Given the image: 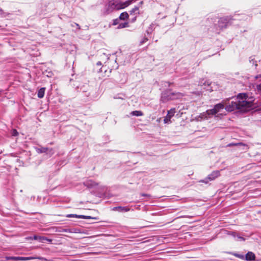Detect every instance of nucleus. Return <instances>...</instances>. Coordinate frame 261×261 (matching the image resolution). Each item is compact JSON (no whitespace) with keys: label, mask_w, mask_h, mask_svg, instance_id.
Masks as SVG:
<instances>
[{"label":"nucleus","mask_w":261,"mask_h":261,"mask_svg":"<svg viewBox=\"0 0 261 261\" xmlns=\"http://www.w3.org/2000/svg\"><path fill=\"white\" fill-rule=\"evenodd\" d=\"M199 118H200L201 119H207L210 118L208 115L207 114V112H203L202 113H200Z\"/></svg>","instance_id":"a211bd4d"},{"label":"nucleus","mask_w":261,"mask_h":261,"mask_svg":"<svg viewBox=\"0 0 261 261\" xmlns=\"http://www.w3.org/2000/svg\"><path fill=\"white\" fill-rule=\"evenodd\" d=\"M256 89L258 91H261V83L256 85Z\"/></svg>","instance_id":"2f4dec72"},{"label":"nucleus","mask_w":261,"mask_h":261,"mask_svg":"<svg viewBox=\"0 0 261 261\" xmlns=\"http://www.w3.org/2000/svg\"><path fill=\"white\" fill-rule=\"evenodd\" d=\"M138 11H139V7L137 6H135L133 9H132L129 11V13H130V15H132L135 13H138Z\"/></svg>","instance_id":"4be33fe9"},{"label":"nucleus","mask_w":261,"mask_h":261,"mask_svg":"<svg viewBox=\"0 0 261 261\" xmlns=\"http://www.w3.org/2000/svg\"><path fill=\"white\" fill-rule=\"evenodd\" d=\"M20 256H13L12 260L17 261L20 260Z\"/></svg>","instance_id":"7c9ffc66"},{"label":"nucleus","mask_w":261,"mask_h":261,"mask_svg":"<svg viewBox=\"0 0 261 261\" xmlns=\"http://www.w3.org/2000/svg\"><path fill=\"white\" fill-rule=\"evenodd\" d=\"M247 261H254L255 260V255L252 252H248L245 256V259Z\"/></svg>","instance_id":"1a4fd4ad"},{"label":"nucleus","mask_w":261,"mask_h":261,"mask_svg":"<svg viewBox=\"0 0 261 261\" xmlns=\"http://www.w3.org/2000/svg\"><path fill=\"white\" fill-rule=\"evenodd\" d=\"M220 175V172L218 170L213 171L211 174L208 175L207 177L204 179V180H201V181L202 182H204L207 184L208 182V180H213L215 179L217 177L219 176Z\"/></svg>","instance_id":"39448f33"},{"label":"nucleus","mask_w":261,"mask_h":261,"mask_svg":"<svg viewBox=\"0 0 261 261\" xmlns=\"http://www.w3.org/2000/svg\"><path fill=\"white\" fill-rule=\"evenodd\" d=\"M136 20V17L133 19V21H135Z\"/></svg>","instance_id":"58836bf2"},{"label":"nucleus","mask_w":261,"mask_h":261,"mask_svg":"<svg viewBox=\"0 0 261 261\" xmlns=\"http://www.w3.org/2000/svg\"><path fill=\"white\" fill-rule=\"evenodd\" d=\"M45 90V88H41L38 90L37 95L39 98H41L44 97Z\"/></svg>","instance_id":"2eb2a0df"},{"label":"nucleus","mask_w":261,"mask_h":261,"mask_svg":"<svg viewBox=\"0 0 261 261\" xmlns=\"http://www.w3.org/2000/svg\"><path fill=\"white\" fill-rule=\"evenodd\" d=\"M78 217H79V218H83V219H96L95 218H93L89 216L80 215Z\"/></svg>","instance_id":"b1692460"},{"label":"nucleus","mask_w":261,"mask_h":261,"mask_svg":"<svg viewBox=\"0 0 261 261\" xmlns=\"http://www.w3.org/2000/svg\"><path fill=\"white\" fill-rule=\"evenodd\" d=\"M71 25L72 27H75V26H76V27H77V29H79H79H80V27L79 24H77V23H76L73 22V23H72V24H71Z\"/></svg>","instance_id":"c756f323"},{"label":"nucleus","mask_w":261,"mask_h":261,"mask_svg":"<svg viewBox=\"0 0 261 261\" xmlns=\"http://www.w3.org/2000/svg\"><path fill=\"white\" fill-rule=\"evenodd\" d=\"M132 115L140 116L143 115V113L140 111H134L131 113Z\"/></svg>","instance_id":"aec40b11"},{"label":"nucleus","mask_w":261,"mask_h":261,"mask_svg":"<svg viewBox=\"0 0 261 261\" xmlns=\"http://www.w3.org/2000/svg\"><path fill=\"white\" fill-rule=\"evenodd\" d=\"M227 147L237 146L239 150L246 151L248 149V145L243 143H231L227 145Z\"/></svg>","instance_id":"423d86ee"},{"label":"nucleus","mask_w":261,"mask_h":261,"mask_svg":"<svg viewBox=\"0 0 261 261\" xmlns=\"http://www.w3.org/2000/svg\"><path fill=\"white\" fill-rule=\"evenodd\" d=\"M175 113V109L172 108L168 111L167 116L165 117L164 121L165 123H169L171 122L170 119Z\"/></svg>","instance_id":"0eeeda50"},{"label":"nucleus","mask_w":261,"mask_h":261,"mask_svg":"<svg viewBox=\"0 0 261 261\" xmlns=\"http://www.w3.org/2000/svg\"><path fill=\"white\" fill-rule=\"evenodd\" d=\"M132 1L127 0L125 2H122L120 0H111L107 6V11L111 12L114 10L124 9L131 4Z\"/></svg>","instance_id":"f03ea898"},{"label":"nucleus","mask_w":261,"mask_h":261,"mask_svg":"<svg viewBox=\"0 0 261 261\" xmlns=\"http://www.w3.org/2000/svg\"><path fill=\"white\" fill-rule=\"evenodd\" d=\"M231 17L230 16L223 17L218 21L219 27L221 29L226 28L228 25L231 24Z\"/></svg>","instance_id":"20e7f679"},{"label":"nucleus","mask_w":261,"mask_h":261,"mask_svg":"<svg viewBox=\"0 0 261 261\" xmlns=\"http://www.w3.org/2000/svg\"><path fill=\"white\" fill-rule=\"evenodd\" d=\"M12 257L13 256H6L5 257V258L6 259V260H12Z\"/></svg>","instance_id":"f704fd0d"},{"label":"nucleus","mask_w":261,"mask_h":261,"mask_svg":"<svg viewBox=\"0 0 261 261\" xmlns=\"http://www.w3.org/2000/svg\"><path fill=\"white\" fill-rule=\"evenodd\" d=\"M128 14L126 12H123L121 13L119 16V19L124 20L128 18Z\"/></svg>","instance_id":"dca6fc26"},{"label":"nucleus","mask_w":261,"mask_h":261,"mask_svg":"<svg viewBox=\"0 0 261 261\" xmlns=\"http://www.w3.org/2000/svg\"><path fill=\"white\" fill-rule=\"evenodd\" d=\"M119 21V19H116L114 20L113 24L116 25V24H118Z\"/></svg>","instance_id":"72a5a7b5"},{"label":"nucleus","mask_w":261,"mask_h":261,"mask_svg":"<svg viewBox=\"0 0 261 261\" xmlns=\"http://www.w3.org/2000/svg\"><path fill=\"white\" fill-rule=\"evenodd\" d=\"M96 65H97V66H101V62H100V61L97 62V63H96Z\"/></svg>","instance_id":"e433bc0d"},{"label":"nucleus","mask_w":261,"mask_h":261,"mask_svg":"<svg viewBox=\"0 0 261 261\" xmlns=\"http://www.w3.org/2000/svg\"><path fill=\"white\" fill-rule=\"evenodd\" d=\"M80 215H77L76 214H68L67 215V217L71 218V217H75L79 218V217Z\"/></svg>","instance_id":"cd10ccee"},{"label":"nucleus","mask_w":261,"mask_h":261,"mask_svg":"<svg viewBox=\"0 0 261 261\" xmlns=\"http://www.w3.org/2000/svg\"><path fill=\"white\" fill-rule=\"evenodd\" d=\"M12 135L13 136H17L18 135V133L16 129H14L12 130Z\"/></svg>","instance_id":"c85d7f7f"},{"label":"nucleus","mask_w":261,"mask_h":261,"mask_svg":"<svg viewBox=\"0 0 261 261\" xmlns=\"http://www.w3.org/2000/svg\"><path fill=\"white\" fill-rule=\"evenodd\" d=\"M252 107V100L247 99V95L245 93L239 94L237 97L228 103L225 107L228 112H232L238 110L241 111H247Z\"/></svg>","instance_id":"f257e3e1"},{"label":"nucleus","mask_w":261,"mask_h":261,"mask_svg":"<svg viewBox=\"0 0 261 261\" xmlns=\"http://www.w3.org/2000/svg\"><path fill=\"white\" fill-rule=\"evenodd\" d=\"M227 234L228 235L231 236L234 238H237V240L238 241H244L245 240V239L243 237L241 236L239 233H237L236 232L228 231L227 232Z\"/></svg>","instance_id":"9d476101"},{"label":"nucleus","mask_w":261,"mask_h":261,"mask_svg":"<svg viewBox=\"0 0 261 261\" xmlns=\"http://www.w3.org/2000/svg\"><path fill=\"white\" fill-rule=\"evenodd\" d=\"M141 195L142 196L148 197V198L150 197V195L149 194H147L141 193Z\"/></svg>","instance_id":"473e14b6"},{"label":"nucleus","mask_w":261,"mask_h":261,"mask_svg":"<svg viewBox=\"0 0 261 261\" xmlns=\"http://www.w3.org/2000/svg\"><path fill=\"white\" fill-rule=\"evenodd\" d=\"M148 38L146 37H143V38L140 41V44L142 45L145 43L147 41H148Z\"/></svg>","instance_id":"bb28decb"},{"label":"nucleus","mask_w":261,"mask_h":261,"mask_svg":"<svg viewBox=\"0 0 261 261\" xmlns=\"http://www.w3.org/2000/svg\"><path fill=\"white\" fill-rule=\"evenodd\" d=\"M207 112V114L208 115V116L210 117V118L216 114H217V112H216L214 108L212 109H210V110H207L206 111Z\"/></svg>","instance_id":"f3484780"},{"label":"nucleus","mask_w":261,"mask_h":261,"mask_svg":"<svg viewBox=\"0 0 261 261\" xmlns=\"http://www.w3.org/2000/svg\"><path fill=\"white\" fill-rule=\"evenodd\" d=\"M113 210L120 212H127L130 211L129 208L125 206H116L114 207Z\"/></svg>","instance_id":"ddd939ff"},{"label":"nucleus","mask_w":261,"mask_h":261,"mask_svg":"<svg viewBox=\"0 0 261 261\" xmlns=\"http://www.w3.org/2000/svg\"><path fill=\"white\" fill-rule=\"evenodd\" d=\"M33 239L35 240H38L40 242H43L44 241H46L48 242H51L52 240L50 239H48L45 237H41L35 235L33 236Z\"/></svg>","instance_id":"9b49d317"},{"label":"nucleus","mask_w":261,"mask_h":261,"mask_svg":"<svg viewBox=\"0 0 261 261\" xmlns=\"http://www.w3.org/2000/svg\"><path fill=\"white\" fill-rule=\"evenodd\" d=\"M47 155H49L50 156L53 155L55 153V150L53 148H47V152H45Z\"/></svg>","instance_id":"412c9836"},{"label":"nucleus","mask_w":261,"mask_h":261,"mask_svg":"<svg viewBox=\"0 0 261 261\" xmlns=\"http://www.w3.org/2000/svg\"><path fill=\"white\" fill-rule=\"evenodd\" d=\"M5 13L3 11V10L0 8V15H4Z\"/></svg>","instance_id":"c9c22d12"},{"label":"nucleus","mask_w":261,"mask_h":261,"mask_svg":"<svg viewBox=\"0 0 261 261\" xmlns=\"http://www.w3.org/2000/svg\"><path fill=\"white\" fill-rule=\"evenodd\" d=\"M225 105H226V103H219L216 105H215L214 108L215 109L217 113L221 111V110H223L224 108Z\"/></svg>","instance_id":"f8f14e48"},{"label":"nucleus","mask_w":261,"mask_h":261,"mask_svg":"<svg viewBox=\"0 0 261 261\" xmlns=\"http://www.w3.org/2000/svg\"><path fill=\"white\" fill-rule=\"evenodd\" d=\"M234 255L236 256V257H237L240 259H245V256L243 254H238V253H234Z\"/></svg>","instance_id":"a878e982"},{"label":"nucleus","mask_w":261,"mask_h":261,"mask_svg":"<svg viewBox=\"0 0 261 261\" xmlns=\"http://www.w3.org/2000/svg\"><path fill=\"white\" fill-rule=\"evenodd\" d=\"M153 27H154V24L153 23H152L150 25L149 28L146 31V33H147V34H149L151 33Z\"/></svg>","instance_id":"393cba45"},{"label":"nucleus","mask_w":261,"mask_h":261,"mask_svg":"<svg viewBox=\"0 0 261 261\" xmlns=\"http://www.w3.org/2000/svg\"><path fill=\"white\" fill-rule=\"evenodd\" d=\"M63 231V232H70V231L69 230V229H64Z\"/></svg>","instance_id":"4c0bfd02"},{"label":"nucleus","mask_w":261,"mask_h":261,"mask_svg":"<svg viewBox=\"0 0 261 261\" xmlns=\"http://www.w3.org/2000/svg\"><path fill=\"white\" fill-rule=\"evenodd\" d=\"M84 185L89 188H92L98 186V184L92 180L89 179L85 181L84 182Z\"/></svg>","instance_id":"6e6552de"},{"label":"nucleus","mask_w":261,"mask_h":261,"mask_svg":"<svg viewBox=\"0 0 261 261\" xmlns=\"http://www.w3.org/2000/svg\"><path fill=\"white\" fill-rule=\"evenodd\" d=\"M36 151L38 153H45L47 152V147H36Z\"/></svg>","instance_id":"4468645a"},{"label":"nucleus","mask_w":261,"mask_h":261,"mask_svg":"<svg viewBox=\"0 0 261 261\" xmlns=\"http://www.w3.org/2000/svg\"><path fill=\"white\" fill-rule=\"evenodd\" d=\"M38 258L39 259H41V258L40 257H32V256H29V257H21L20 256V260H30L33 259Z\"/></svg>","instance_id":"6ab92c4d"},{"label":"nucleus","mask_w":261,"mask_h":261,"mask_svg":"<svg viewBox=\"0 0 261 261\" xmlns=\"http://www.w3.org/2000/svg\"><path fill=\"white\" fill-rule=\"evenodd\" d=\"M184 94L180 92H172L170 90L164 91L161 95V101L164 103L181 98Z\"/></svg>","instance_id":"7ed1b4c3"},{"label":"nucleus","mask_w":261,"mask_h":261,"mask_svg":"<svg viewBox=\"0 0 261 261\" xmlns=\"http://www.w3.org/2000/svg\"><path fill=\"white\" fill-rule=\"evenodd\" d=\"M128 26V24L127 22H123V23H121L119 24L118 28L122 29V28H124L127 27Z\"/></svg>","instance_id":"5701e85b"}]
</instances>
